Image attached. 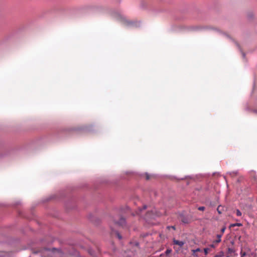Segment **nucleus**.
Instances as JSON below:
<instances>
[{"label":"nucleus","mask_w":257,"mask_h":257,"mask_svg":"<svg viewBox=\"0 0 257 257\" xmlns=\"http://www.w3.org/2000/svg\"><path fill=\"white\" fill-rule=\"evenodd\" d=\"M221 240H219V239H216V240H214L212 243L214 244H215L216 245V244H217L218 243H219L220 241H221Z\"/></svg>","instance_id":"obj_14"},{"label":"nucleus","mask_w":257,"mask_h":257,"mask_svg":"<svg viewBox=\"0 0 257 257\" xmlns=\"http://www.w3.org/2000/svg\"><path fill=\"white\" fill-rule=\"evenodd\" d=\"M172 250L171 248H168L165 252L166 255L169 254L170 253L172 252Z\"/></svg>","instance_id":"obj_12"},{"label":"nucleus","mask_w":257,"mask_h":257,"mask_svg":"<svg viewBox=\"0 0 257 257\" xmlns=\"http://www.w3.org/2000/svg\"><path fill=\"white\" fill-rule=\"evenodd\" d=\"M210 251H211L210 247H206L204 248V251L205 255H206Z\"/></svg>","instance_id":"obj_9"},{"label":"nucleus","mask_w":257,"mask_h":257,"mask_svg":"<svg viewBox=\"0 0 257 257\" xmlns=\"http://www.w3.org/2000/svg\"><path fill=\"white\" fill-rule=\"evenodd\" d=\"M222 34L223 35L225 36L227 38L231 39V38L229 37V36H228L227 34H226L225 33H222Z\"/></svg>","instance_id":"obj_24"},{"label":"nucleus","mask_w":257,"mask_h":257,"mask_svg":"<svg viewBox=\"0 0 257 257\" xmlns=\"http://www.w3.org/2000/svg\"><path fill=\"white\" fill-rule=\"evenodd\" d=\"M113 221L115 224H118L119 225L121 226H125L126 223L125 219L122 217H120L119 220L117 221L115 219H114Z\"/></svg>","instance_id":"obj_3"},{"label":"nucleus","mask_w":257,"mask_h":257,"mask_svg":"<svg viewBox=\"0 0 257 257\" xmlns=\"http://www.w3.org/2000/svg\"><path fill=\"white\" fill-rule=\"evenodd\" d=\"M147 208V205H144L143 206L142 208H140V207L139 208L138 211H139V212H141L143 210L146 209Z\"/></svg>","instance_id":"obj_7"},{"label":"nucleus","mask_w":257,"mask_h":257,"mask_svg":"<svg viewBox=\"0 0 257 257\" xmlns=\"http://www.w3.org/2000/svg\"><path fill=\"white\" fill-rule=\"evenodd\" d=\"M235 251L234 248H230V247H228V249H227V252L229 254H231L232 253H234Z\"/></svg>","instance_id":"obj_6"},{"label":"nucleus","mask_w":257,"mask_h":257,"mask_svg":"<svg viewBox=\"0 0 257 257\" xmlns=\"http://www.w3.org/2000/svg\"><path fill=\"white\" fill-rule=\"evenodd\" d=\"M146 179L149 180L150 179L149 175L148 173H146Z\"/></svg>","instance_id":"obj_23"},{"label":"nucleus","mask_w":257,"mask_h":257,"mask_svg":"<svg viewBox=\"0 0 257 257\" xmlns=\"http://www.w3.org/2000/svg\"><path fill=\"white\" fill-rule=\"evenodd\" d=\"M221 206H218L217 208V211L219 214H221L222 213L221 210L220 209Z\"/></svg>","instance_id":"obj_19"},{"label":"nucleus","mask_w":257,"mask_h":257,"mask_svg":"<svg viewBox=\"0 0 257 257\" xmlns=\"http://www.w3.org/2000/svg\"><path fill=\"white\" fill-rule=\"evenodd\" d=\"M226 229V227L225 226H223L221 229V232L222 234H223V233L225 231V230Z\"/></svg>","instance_id":"obj_21"},{"label":"nucleus","mask_w":257,"mask_h":257,"mask_svg":"<svg viewBox=\"0 0 257 257\" xmlns=\"http://www.w3.org/2000/svg\"><path fill=\"white\" fill-rule=\"evenodd\" d=\"M174 243L175 244L178 245L180 246H182L184 244L183 241H179V240H174Z\"/></svg>","instance_id":"obj_4"},{"label":"nucleus","mask_w":257,"mask_h":257,"mask_svg":"<svg viewBox=\"0 0 257 257\" xmlns=\"http://www.w3.org/2000/svg\"><path fill=\"white\" fill-rule=\"evenodd\" d=\"M167 228H168V229H170V228L173 229V230H175L176 229V227H175V226H168L167 227Z\"/></svg>","instance_id":"obj_20"},{"label":"nucleus","mask_w":257,"mask_h":257,"mask_svg":"<svg viewBox=\"0 0 257 257\" xmlns=\"http://www.w3.org/2000/svg\"><path fill=\"white\" fill-rule=\"evenodd\" d=\"M221 240H219V239H216V240H214L212 243L214 244H215L216 245V244H217L218 243H219L220 241H221Z\"/></svg>","instance_id":"obj_15"},{"label":"nucleus","mask_w":257,"mask_h":257,"mask_svg":"<svg viewBox=\"0 0 257 257\" xmlns=\"http://www.w3.org/2000/svg\"><path fill=\"white\" fill-rule=\"evenodd\" d=\"M245 255V252H244L242 254V255Z\"/></svg>","instance_id":"obj_28"},{"label":"nucleus","mask_w":257,"mask_h":257,"mask_svg":"<svg viewBox=\"0 0 257 257\" xmlns=\"http://www.w3.org/2000/svg\"><path fill=\"white\" fill-rule=\"evenodd\" d=\"M210 247V249H211V248H215V247H216V245H215V244H214L213 243H212L211 244H209V247Z\"/></svg>","instance_id":"obj_17"},{"label":"nucleus","mask_w":257,"mask_h":257,"mask_svg":"<svg viewBox=\"0 0 257 257\" xmlns=\"http://www.w3.org/2000/svg\"><path fill=\"white\" fill-rule=\"evenodd\" d=\"M111 15L114 18L117 20H121L123 22L124 24L128 27H137L139 26V24L136 22L130 21L125 19V18L119 13L113 11L111 12Z\"/></svg>","instance_id":"obj_1"},{"label":"nucleus","mask_w":257,"mask_h":257,"mask_svg":"<svg viewBox=\"0 0 257 257\" xmlns=\"http://www.w3.org/2000/svg\"><path fill=\"white\" fill-rule=\"evenodd\" d=\"M253 111L254 112V113H257V109H254L253 110Z\"/></svg>","instance_id":"obj_26"},{"label":"nucleus","mask_w":257,"mask_h":257,"mask_svg":"<svg viewBox=\"0 0 257 257\" xmlns=\"http://www.w3.org/2000/svg\"><path fill=\"white\" fill-rule=\"evenodd\" d=\"M241 225H242V224L240 223H236L231 224L230 227H233V226H240Z\"/></svg>","instance_id":"obj_11"},{"label":"nucleus","mask_w":257,"mask_h":257,"mask_svg":"<svg viewBox=\"0 0 257 257\" xmlns=\"http://www.w3.org/2000/svg\"><path fill=\"white\" fill-rule=\"evenodd\" d=\"M54 198L53 196H51L50 197L47 198L46 201H47L50 200V199H51L52 198Z\"/></svg>","instance_id":"obj_25"},{"label":"nucleus","mask_w":257,"mask_h":257,"mask_svg":"<svg viewBox=\"0 0 257 257\" xmlns=\"http://www.w3.org/2000/svg\"><path fill=\"white\" fill-rule=\"evenodd\" d=\"M235 44H236V46L238 48V49H240L239 45L236 42H235ZM240 51L241 52V54H242L243 58H245V53L244 52H242L241 51Z\"/></svg>","instance_id":"obj_8"},{"label":"nucleus","mask_w":257,"mask_h":257,"mask_svg":"<svg viewBox=\"0 0 257 257\" xmlns=\"http://www.w3.org/2000/svg\"><path fill=\"white\" fill-rule=\"evenodd\" d=\"M115 234H116V235L117 237L119 240H120L122 238V236L121 235V234L117 231H115Z\"/></svg>","instance_id":"obj_10"},{"label":"nucleus","mask_w":257,"mask_h":257,"mask_svg":"<svg viewBox=\"0 0 257 257\" xmlns=\"http://www.w3.org/2000/svg\"><path fill=\"white\" fill-rule=\"evenodd\" d=\"M195 251H200V249L199 248H197Z\"/></svg>","instance_id":"obj_27"},{"label":"nucleus","mask_w":257,"mask_h":257,"mask_svg":"<svg viewBox=\"0 0 257 257\" xmlns=\"http://www.w3.org/2000/svg\"><path fill=\"white\" fill-rule=\"evenodd\" d=\"M233 173H234V174H236L237 172H233Z\"/></svg>","instance_id":"obj_29"},{"label":"nucleus","mask_w":257,"mask_h":257,"mask_svg":"<svg viewBox=\"0 0 257 257\" xmlns=\"http://www.w3.org/2000/svg\"><path fill=\"white\" fill-rule=\"evenodd\" d=\"M198 209L200 211H204L205 210V207L200 206L198 208Z\"/></svg>","instance_id":"obj_18"},{"label":"nucleus","mask_w":257,"mask_h":257,"mask_svg":"<svg viewBox=\"0 0 257 257\" xmlns=\"http://www.w3.org/2000/svg\"><path fill=\"white\" fill-rule=\"evenodd\" d=\"M236 215L238 216H240L241 215V212L239 209H236Z\"/></svg>","instance_id":"obj_16"},{"label":"nucleus","mask_w":257,"mask_h":257,"mask_svg":"<svg viewBox=\"0 0 257 257\" xmlns=\"http://www.w3.org/2000/svg\"><path fill=\"white\" fill-rule=\"evenodd\" d=\"M90 219H91V221H96V222H97L96 223H99V219H98L95 217H93L92 218H91Z\"/></svg>","instance_id":"obj_13"},{"label":"nucleus","mask_w":257,"mask_h":257,"mask_svg":"<svg viewBox=\"0 0 257 257\" xmlns=\"http://www.w3.org/2000/svg\"><path fill=\"white\" fill-rule=\"evenodd\" d=\"M224 256V253L223 251H221L217 254L214 255L215 257H223Z\"/></svg>","instance_id":"obj_5"},{"label":"nucleus","mask_w":257,"mask_h":257,"mask_svg":"<svg viewBox=\"0 0 257 257\" xmlns=\"http://www.w3.org/2000/svg\"><path fill=\"white\" fill-rule=\"evenodd\" d=\"M222 234H218L217 235V239L221 240V237L222 236Z\"/></svg>","instance_id":"obj_22"},{"label":"nucleus","mask_w":257,"mask_h":257,"mask_svg":"<svg viewBox=\"0 0 257 257\" xmlns=\"http://www.w3.org/2000/svg\"><path fill=\"white\" fill-rule=\"evenodd\" d=\"M180 220L183 224H188L192 220V215L188 214H184L183 213L179 214Z\"/></svg>","instance_id":"obj_2"}]
</instances>
